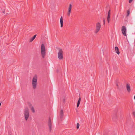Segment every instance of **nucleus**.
<instances>
[{
    "label": "nucleus",
    "mask_w": 135,
    "mask_h": 135,
    "mask_svg": "<svg viewBox=\"0 0 135 135\" xmlns=\"http://www.w3.org/2000/svg\"><path fill=\"white\" fill-rule=\"evenodd\" d=\"M58 72V70H57V72Z\"/></svg>",
    "instance_id": "31"
},
{
    "label": "nucleus",
    "mask_w": 135,
    "mask_h": 135,
    "mask_svg": "<svg viewBox=\"0 0 135 135\" xmlns=\"http://www.w3.org/2000/svg\"><path fill=\"white\" fill-rule=\"evenodd\" d=\"M96 29L95 32L97 33L99 31L101 27V25L100 23L98 22L96 24Z\"/></svg>",
    "instance_id": "5"
},
{
    "label": "nucleus",
    "mask_w": 135,
    "mask_h": 135,
    "mask_svg": "<svg viewBox=\"0 0 135 135\" xmlns=\"http://www.w3.org/2000/svg\"><path fill=\"white\" fill-rule=\"evenodd\" d=\"M36 35H35L32 38H30V42H32L36 37Z\"/></svg>",
    "instance_id": "13"
},
{
    "label": "nucleus",
    "mask_w": 135,
    "mask_h": 135,
    "mask_svg": "<svg viewBox=\"0 0 135 135\" xmlns=\"http://www.w3.org/2000/svg\"><path fill=\"white\" fill-rule=\"evenodd\" d=\"M2 12L4 13H4H5V11L4 10L3 11H2Z\"/></svg>",
    "instance_id": "26"
},
{
    "label": "nucleus",
    "mask_w": 135,
    "mask_h": 135,
    "mask_svg": "<svg viewBox=\"0 0 135 135\" xmlns=\"http://www.w3.org/2000/svg\"><path fill=\"white\" fill-rule=\"evenodd\" d=\"M103 24H104V25H105V20L104 19L103 20Z\"/></svg>",
    "instance_id": "24"
},
{
    "label": "nucleus",
    "mask_w": 135,
    "mask_h": 135,
    "mask_svg": "<svg viewBox=\"0 0 135 135\" xmlns=\"http://www.w3.org/2000/svg\"><path fill=\"white\" fill-rule=\"evenodd\" d=\"M31 110L33 113L35 112L34 109L33 107H31Z\"/></svg>",
    "instance_id": "18"
},
{
    "label": "nucleus",
    "mask_w": 135,
    "mask_h": 135,
    "mask_svg": "<svg viewBox=\"0 0 135 135\" xmlns=\"http://www.w3.org/2000/svg\"><path fill=\"white\" fill-rule=\"evenodd\" d=\"M117 118V117L116 114H115L112 117V119L114 121H116Z\"/></svg>",
    "instance_id": "12"
},
{
    "label": "nucleus",
    "mask_w": 135,
    "mask_h": 135,
    "mask_svg": "<svg viewBox=\"0 0 135 135\" xmlns=\"http://www.w3.org/2000/svg\"><path fill=\"white\" fill-rule=\"evenodd\" d=\"M37 76L36 75H35L32 79V85L33 88L35 89L36 87Z\"/></svg>",
    "instance_id": "1"
},
{
    "label": "nucleus",
    "mask_w": 135,
    "mask_h": 135,
    "mask_svg": "<svg viewBox=\"0 0 135 135\" xmlns=\"http://www.w3.org/2000/svg\"><path fill=\"white\" fill-rule=\"evenodd\" d=\"M58 57L60 60L63 59V51L61 49H60L58 52Z\"/></svg>",
    "instance_id": "4"
},
{
    "label": "nucleus",
    "mask_w": 135,
    "mask_h": 135,
    "mask_svg": "<svg viewBox=\"0 0 135 135\" xmlns=\"http://www.w3.org/2000/svg\"><path fill=\"white\" fill-rule=\"evenodd\" d=\"M79 126H80L79 124L78 123L77 124V125H76V128L77 129H79Z\"/></svg>",
    "instance_id": "21"
},
{
    "label": "nucleus",
    "mask_w": 135,
    "mask_h": 135,
    "mask_svg": "<svg viewBox=\"0 0 135 135\" xmlns=\"http://www.w3.org/2000/svg\"><path fill=\"white\" fill-rule=\"evenodd\" d=\"M126 88L127 91L129 93L131 91V89L129 85L128 84L126 85Z\"/></svg>",
    "instance_id": "10"
},
{
    "label": "nucleus",
    "mask_w": 135,
    "mask_h": 135,
    "mask_svg": "<svg viewBox=\"0 0 135 135\" xmlns=\"http://www.w3.org/2000/svg\"><path fill=\"white\" fill-rule=\"evenodd\" d=\"M60 118H62L63 117V116L64 115L63 111L62 109L60 111Z\"/></svg>",
    "instance_id": "14"
},
{
    "label": "nucleus",
    "mask_w": 135,
    "mask_h": 135,
    "mask_svg": "<svg viewBox=\"0 0 135 135\" xmlns=\"http://www.w3.org/2000/svg\"><path fill=\"white\" fill-rule=\"evenodd\" d=\"M76 112H78V110H76Z\"/></svg>",
    "instance_id": "30"
},
{
    "label": "nucleus",
    "mask_w": 135,
    "mask_h": 135,
    "mask_svg": "<svg viewBox=\"0 0 135 135\" xmlns=\"http://www.w3.org/2000/svg\"><path fill=\"white\" fill-rule=\"evenodd\" d=\"M48 125L49 129V131L50 132L52 130V123L51 121L50 118L49 117V119L48 122Z\"/></svg>",
    "instance_id": "7"
},
{
    "label": "nucleus",
    "mask_w": 135,
    "mask_h": 135,
    "mask_svg": "<svg viewBox=\"0 0 135 135\" xmlns=\"http://www.w3.org/2000/svg\"><path fill=\"white\" fill-rule=\"evenodd\" d=\"M1 102H0V106H1Z\"/></svg>",
    "instance_id": "28"
},
{
    "label": "nucleus",
    "mask_w": 135,
    "mask_h": 135,
    "mask_svg": "<svg viewBox=\"0 0 135 135\" xmlns=\"http://www.w3.org/2000/svg\"><path fill=\"white\" fill-rule=\"evenodd\" d=\"M110 10H109V11L108 12V16H107V21L108 23H109V21H110Z\"/></svg>",
    "instance_id": "8"
},
{
    "label": "nucleus",
    "mask_w": 135,
    "mask_h": 135,
    "mask_svg": "<svg viewBox=\"0 0 135 135\" xmlns=\"http://www.w3.org/2000/svg\"><path fill=\"white\" fill-rule=\"evenodd\" d=\"M24 114L26 120L27 121L29 117V112L28 109L27 107L26 108L25 110Z\"/></svg>",
    "instance_id": "2"
},
{
    "label": "nucleus",
    "mask_w": 135,
    "mask_h": 135,
    "mask_svg": "<svg viewBox=\"0 0 135 135\" xmlns=\"http://www.w3.org/2000/svg\"><path fill=\"white\" fill-rule=\"evenodd\" d=\"M79 105L80 104H77V107H79Z\"/></svg>",
    "instance_id": "25"
},
{
    "label": "nucleus",
    "mask_w": 135,
    "mask_h": 135,
    "mask_svg": "<svg viewBox=\"0 0 135 135\" xmlns=\"http://www.w3.org/2000/svg\"><path fill=\"white\" fill-rule=\"evenodd\" d=\"M28 105L30 108H31V107L32 106V104L28 102Z\"/></svg>",
    "instance_id": "20"
},
{
    "label": "nucleus",
    "mask_w": 135,
    "mask_h": 135,
    "mask_svg": "<svg viewBox=\"0 0 135 135\" xmlns=\"http://www.w3.org/2000/svg\"><path fill=\"white\" fill-rule=\"evenodd\" d=\"M117 86H118V84L117 83L116 84Z\"/></svg>",
    "instance_id": "27"
},
{
    "label": "nucleus",
    "mask_w": 135,
    "mask_h": 135,
    "mask_svg": "<svg viewBox=\"0 0 135 135\" xmlns=\"http://www.w3.org/2000/svg\"><path fill=\"white\" fill-rule=\"evenodd\" d=\"M81 100V98H79L77 104H80V103Z\"/></svg>",
    "instance_id": "17"
},
{
    "label": "nucleus",
    "mask_w": 135,
    "mask_h": 135,
    "mask_svg": "<svg viewBox=\"0 0 135 135\" xmlns=\"http://www.w3.org/2000/svg\"><path fill=\"white\" fill-rule=\"evenodd\" d=\"M60 26L61 27H62L63 26V20L62 17V16H61L60 19Z\"/></svg>",
    "instance_id": "9"
},
{
    "label": "nucleus",
    "mask_w": 135,
    "mask_h": 135,
    "mask_svg": "<svg viewBox=\"0 0 135 135\" xmlns=\"http://www.w3.org/2000/svg\"><path fill=\"white\" fill-rule=\"evenodd\" d=\"M130 14V11L129 10H128L127 11V14L126 15L127 17H128L129 15Z\"/></svg>",
    "instance_id": "16"
},
{
    "label": "nucleus",
    "mask_w": 135,
    "mask_h": 135,
    "mask_svg": "<svg viewBox=\"0 0 135 135\" xmlns=\"http://www.w3.org/2000/svg\"><path fill=\"white\" fill-rule=\"evenodd\" d=\"M122 32L123 35L124 36H126V27L124 26H122Z\"/></svg>",
    "instance_id": "6"
},
{
    "label": "nucleus",
    "mask_w": 135,
    "mask_h": 135,
    "mask_svg": "<svg viewBox=\"0 0 135 135\" xmlns=\"http://www.w3.org/2000/svg\"><path fill=\"white\" fill-rule=\"evenodd\" d=\"M41 52L42 57L43 58H44L46 55V51L45 47L44 44H42L41 45Z\"/></svg>",
    "instance_id": "3"
},
{
    "label": "nucleus",
    "mask_w": 135,
    "mask_h": 135,
    "mask_svg": "<svg viewBox=\"0 0 135 135\" xmlns=\"http://www.w3.org/2000/svg\"><path fill=\"white\" fill-rule=\"evenodd\" d=\"M71 11L68 10V16H69L70 15Z\"/></svg>",
    "instance_id": "19"
},
{
    "label": "nucleus",
    "mask_w": 135,
    "mask_h": 135,
    "mask_svg": "<svg viewBox=\"0 0 135 135\" xmlns=\"http://www.w3.org/2000/svg\"><path fill=\"white\" fill-rule=\"evenodd\" d=\"M134 99L135 100V95L134 96Z\"/></svg>",
    "instance_id": "29"
},
{
    "label": "nucleus",
    "mask_w": 135,
    "mask_h": 135,
    "mask_svg": "<svg viewBox=\"0 0 135 135\" xmlns=\"http://www.w3.org/2000/svg\"><path fill=\"white\" fill-rule=\"evenodd\" d=\"M133 115L135 118V112H133Z\"/></svg>",
    "instance_id": "22"
},
{
    "label": "nucleus",
    "mask_w": 135,
    "mask_h": 135,
    "mask_svg": "<svg viewBox=\"0 0 135 135\" xmlns=\"http://www.w3.org/2000/svg\"><path fill=\"white\" fill-rule=\"evenodd\" d=\"M133 0H129V3H131L132 2Z\"/></svg>",
    "instance_id": "23"
},
{
    "label": "nucleus",
    "mask_w": 135,
    "mask_h": 135,
    "mask_svg": "<svg viewBox=\"0 0 135 135\" xmlns=\"http://www.w3.org/2000/svg\"><path fill=\"white\" fill-rule=\"evenodd\" d=\"M72 5L71 4H69V7L68 8V10H71V8H72Z\"/></svg>",
    "instance_id": "15"
},
{
    "label": "nucleus",
    "mask_w": 135,
    "mask_h": 135,
    "mask_svg": "<svg viewBox=\"0 0 135 135\" xmlns=\"http://www.w3.org/2000/svg\"><path fill=\"white\" fill-rule=\"evenodd\" d=\"M115 49L116 53L118 55H119L120 52L119 50V49L118 47L117 46H115Z\"/></svg>",
    "instance_id": "11"
}]
</instances>
